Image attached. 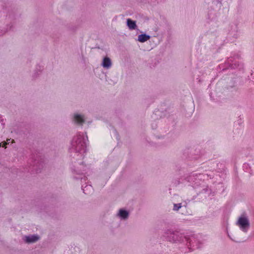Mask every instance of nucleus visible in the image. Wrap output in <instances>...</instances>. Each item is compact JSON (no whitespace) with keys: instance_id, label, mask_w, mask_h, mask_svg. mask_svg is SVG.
<instances>
[{"instance_id":"f257e3e1","label":"nucleus","mask_w":254,"mask_h":254,"mask_svg":"<svg viewBox=\"0 0 254 254\" xmlns=\"http://www.w3.org/2000/svg\"><path fill=\"white\" fill-rule=\"evenodd\" d=\"M86 140H88V137L86 132H85V136L84 133H78L73 137L71 142V147L69 148V151L80 154L85 153L86 150Z\"/></svg>"},{"instance_id":"f03ea898","label":"nucleus","mask_w":254,"mask_h":254,"mask_svg":"<svg viewBox=\"0 0 254 254\" xmlns=\"http://www.w3.org/2000/svg\"><path fill=\"white\" fill-rule=\"evenodd\" d=\"M184 180L189 183V185L192 186L194 189L200 186L201 184L204 183L206 180L212 179L214 177L212 172L208 173H196L192 172L187 176H184Z\"/></svg>"},{"instance_id":"7ed1b4c3","label":"nucleus","mask_w":254,"mask_h":254,"mask_svg":"<svg viewBox=\"0 0 254 254\" xmlns=\"http://www.w3.org/2000/svg\"><path fill=\"white\" fill-rule=\"evenodd\" d=\"M28 164H30L28 168H26L25 171L30 173H39L44 167V163L43 158L39 155H33Z\"/></svg>"},{"instance_id":"20e7f679","label":"nucleus","mask_w":254,"mask_h":254,"mask_svg":"<svg viewBox=\"0 0 254 254\" xmlns=\"http://www.w3.org/2000/svg\"><path fill=\"white\" fill-rule=\"evenodd\" d=\"M164 237L167 241L175 243H184L187 240L185 238V236L181 233L180 231L174 230L173 229H168L164 233Z\"/></svg>"},{"instance_id":"39448f33","label":"nucleus","mask_w":254,"mask_h":254,"mask_svg":"<svg viewBox=\"0 0 254 254\" xmlns=\"http://www.w3.org/2000/svg\"><path fill=\"white\" fill-rule=\"evenodd\" d=\"M195 190L196 191V197L199 200H202L214 195V192L206 184L205 181L202 183L200 186H198V188H196Z\"/></svg>"},{"instance_id":"423d86ee","label":"nucleus","mask_w":254,"mask_h":254,"mask_svg":"<svg viewBox=\"0 0 254 254\" xmlns=\"http://www.w3.org/2000/svg\"><path fill=\"white\" fill-rule=\"evenodd\" d=\"M172 112V109L170 107H167L166 104L164 103L160 106L159 108L154 111L152 118L156 120L163 117H169Z\"/></svg>"},{"instance_id":"0eeeda50","label":"nucleus","mask_w":254,"mask_h":254,"mask_svg":"<svg viewBox=\"0 0 254 254\" xmlns=\"http://www.w3.org/2000/svg\"><path fill=\"white\" fill-rule=\"evenodd\" d=\"M183 158L187 161H195L200 157V151L199 149H189L184 150L183 153Z\"/></svg>"},{"instance_id":"6e6552de","label":"nucleus","mask_w":254,"mask_h":254,"mask_svg":"<svg viewBox=\"0 0 254 254\" xmlns=\"http://www.w3.org/2000/svg\"><path fill=\"white\" fill-rule=\"evenodd\" d=\"M169 130V127L168 126L163 127L161 126L160 124L159 127L158 128L157 132L154 133L153 137L152 140L149 142V143L153 146H156L158 143L156 142L157 139H163L165 136V133H166Z\"/></svg>"},{"instance_id":"1a4fd4ad","label":"nucleus","mask_w":254,"mask_h":254,"mask_svg":"<svg viewBox=\"0 0 254 254\" xmlns=\"http://www.w3.org/2000/svg\"><path fill=\"white\" fill-rule=\"evenodd\" d=\"M240 57V56L237 55L235 58L231 57L228 58L227 61L225 63L226 67L224 68L223 70H225L227 68H229L231 69H242L243 68V64L237 60H239Z\"/></svg>"},{"instance_id":"9d476101","label":"nucleus","mask_w":254,"mask_h":254,"mask_svg":"<svg viewBox=\"0 0 254 254\" xmlns=\"http://www.w3.org/2000/svg\"><path fill=\"white\" fill-rule=\"evenodd\" d=\"M80 166H81V168H83L82 170H81V168L80 169H71L72 172L73 174V178L75 180L80 179L82 182H85L87 180V177L85 175L87 174L88 175V171L84 169L85 166L83 165V162H82V164H80Z\"/></svg>"},{"instance_id":"9b49d317","label":"nucleus","mask_w":254,"mask_h":254,"mask_svg":"<svg viewBox=\"0 0 254 254\" xmlns=\"http://www.w3.org/2000/svg\"><path fill=\"white\" fill-rule=\"evenodd\" d=\"M185 238L187 240L184 241V243L186 244L188 249L190 250L189 251H190V250L193 251L195 249H199L200 248L199 241L197 239L196 235L192 234L189 236V237L185 236Z\"/></svg>"},{"instance_id":"f8f14e48","label":"nucleus","mask_w":254,"mask_h":254,"mask_svg":"<svg viewBox=\"0 0 254 254\" xmlns=\"http://www.w3.org/2000/svg\"><path fill=\"white\" fill-rule=\"evenodd\" d=\"M237 225H238L240 229L244 232H247L250 226L248 218L244 216H241L239 217L237 222Z\"/></svg>"},{"instance_id":"ddd939ff","label":"nucleus","mask_w":254,"mask_h":254,"mask_svg":"<svg viewBox=\"0 0 254 254\" xmlns=\"http://www.w3.org/2000/svg\"><path fill=\"white\" fill-rule=\"evenodd\" d=\"M40 239V237L37 234L29 235L23 237V241L27 244H32L36 242Z\"/></svg>"},{"instance_id":"4468645a","label":"nucleus","mask_w":254,"mask_h":254,"mask_svg":"<svg viewBox=\"0 0 254 254\" xmlns=\"http://www.w3.org/2000/svg\"><path fill=\"white\" fill-rule=\"evenodd\" d=\"M73 121L78 125H82L85 122V118L83 115L74 113L73 116Z\"/></svg>"},{"instance_id":"2eb2a0df","label":"nucleus","mask_w":254,"mask_h":254,"mask_svg":"<svg viewBox=\"0 0 254 254\" xmlns=\"http://www.w3.org/2000/svg\"><path fill=\"white\" fill-rule=\"evenodd\" d=\"M129 216V211L125 208H121L119 210L117 216L122 220H127Z\"/></svg>"},{"instance_id":"dca6fc26","label":"nucleus","mask_w":254,"mask_h":254,"mask_svg":"<svg viewBox=\"0 0 254 254\" xmlns=\"http://www.w3.org/2000/svg\"><path fill=\"white\" fill-rule=\"evenodd\" d=\"M101 64L103 67L105 68H110L112 65V62L111 59L108 57H104L103 59Z\"/></svg>"},{"instance_id":"f3484780","label":"nucleus","mask_w":254,"mask_h":254,"mask_svg":"<svg viewBox=\"0 0 254 254\" xmlns=\"http://www.w3.org/2000/svg\"><path fill=\"white\" fill-rule=\"evenodd\" d=\"M42 70L43 68L41 66L37 65L32 76L33 79H36L38 78L41 75Z\"/></svg>"},{"instance_id":"a211bd4d","label":"nucleus","mask_w":254,"mask_h":254,"mask_svg":"<svg viewBox=\"0 0 254 254\" xmlns=\"http://www.w3.org/2000/svg\"><path fill=\"white\" fill-rule=\"evenodd\" d=\"M127 24L130 30H135L137 28V26L136 24V22L129 18L127 19Z\"/></svg>"},{"instance_id":"6ab92c4d","label":"nucleus","mask_w":254,"mask_h":254,"mask_svg":"<svg viewBox=\"0 0 254 254\" xmlns=\"http://www.w3.org/2000/svg\"><path fill=\"white\" fill-rule=\"evenodd\" d=\"M150 37H151L148 35L142 34L138 35L137 40L141 43H144L149 40Z\"/></svg>"},{"instance_id":"aec40b11","label":"nucleus","mask_w":254,"mask_h":254,"mask_svg":"<svg viewBox=\"0 0 254 254\" xmlns=\"http://www.w3.org/2000/svg\"><path fill=\"white\" fill-rule=\"evenodd\" d=\"M81 188L83 192L85 194L90 193L92 190V187L91 185L86 184L85 186H84V185H82Z\"/></svg>"},{"instance_id":"412c9836","label":"nucleus","mask_w":254,"mask_h":254,"mask_svg":"<svg viewBox=\"0 0 254 254\" xmlns=\"http://www.w3.org/2000/svg\"><path fill=\"white\" fill-rule=\"evenodd\" d=\"M243 169L246 172H249L251 175L252 174V171L251 170V167L249 163H244L243 164Z\"/></svg>"},{"instance_id":"4be33fe9","label":"nucleus","mask_w":254,"mask_h":254,"mask_svg":"<svg viewBox=\"0 0 254 254\" xmlns=\"http://www.w3.org/2000/svg\"><path fill=\"white\" fill-rule=\"evenodd\" d=\"M220 96H210V100L213 103L219 104L221 101L219 99Z\"/></svg>"},{"instance_id":"5701e85b","label":"nucleus","mask_w":254,"mask_h":254,"mask_svg":"<svg viewBox=\"0 0 254 254\" xmlns=\"http://www.w3.org/2000/svg\"><path fill=\"white\" fill-rule=\"evenodd\" d=\"M106 80L108 83V84L111 85H114L117 83L116 80L112 79L107 76H106Z\"/></svg>"},{"instance_id":"b1692460","label":"nucleus","mask_w":254,"mask_h":254,"mask_svg":"<svg viewBox=\"0 0 254 254\" xmlns=\"http://www.w3.org/2000/svg\"><path fill=\"white\" fill-rule=\"evenodd\" d=\"M182 207V205L181 203H174L173 210L174 211H178Z\"/></svg>"},{"instance_id":"393cba45","label":"nucleus","mask_w":254,"mask_h":254,"mask_svg":"<svg viewBox=\"0 0 254 254\" xmlns=\"http://www.w3.org/2000/svg\"><path fill=\"white\" fill-rule=\"evenodd\" d=\"M184 169V167H182V166L180 164H177L175 165V169L176 171L180 172L183 171Z\"/></svg>"},{"instance_id":"a878e982","label":"nucleus","mask_w":254,"mask_h":254,"mask_svg":"<svg viewBox=\"0 0 254 254\" xmlns=\"http://www.w3.org/2000/svg\"><path fill=\"white\" fill-rule=\"evenodd\" d=\"M158 123H159V122H157L156 121H154V122H153L151 125L152 129L153 130L157 129L158 128Z\"/></svg>"},{"instance_id":"bb28decb","label":"nucleus","mask_w":254,"mask_h":254,"mask_svg":"<svg viewBox=\"0 0 254 254\" xmlns=\"http://www.w3.org/2000/svg\"><path fill=\"white\" fill-rule=\"evenodd\" d=\"M10 140V139L7 140V141H3L0 143V147H3L4 148H6V145L9 143V141Z\"/></svg>"},{"instance_id":"cd10ccee","label":"nucleus","mask_w":254,"mask_h":254,"mask_svg":"<svg viewBox=\"0 0 254 254\" xmlns=\"http://www.w3.org/2000/svg\"><path fill=\"white\" fill-rule=\"evenodd\" d=\"M181 183L180 180H177L173 182L174 185L177 186Z\"/></svg>"},{"instance_id":"c85d7f7f","label":"nucleus","mask_w":254,"mask_h":254,"mask_svg":"<svg viewBox=\"0 0 254 254\" xmlns=\"http://www.w3.org/2000/svg\"><path fill=\"white\" fill-rule=\"evenodd\" d=\"M4 119L2 117V116L0 115V123L1 124V125L4 126V123H3Z\"/></svg>"},{"instance_id":"c756f323","label":"nucleus","mask_w":254,"mask_h":254,"mask_svg":"<svg viewBox=\"0 0 254 254\" xmlns=\"http://www.w3.org/2000/svg\"><path fill=\"white\" fill-rule=\"evenodd\" d=\"M3 34H4V33H3V32H0V36H1V35H2Z\"/></svg>"},{"instance_id":"7c9ffc66","label":"nucleus","mask_w":254,"mask_h":254,"mask_svg":"<svg viewBox=\"0 0 254 254\" xmlns=\"http://www.w3.org/2000/svg\"><path fill=\"white\" fill-rule=\"evenodd\" d=\"M11 27H12V26H10V27H9V30H10V29H11Z\"/></svg>"}]
</instances>
